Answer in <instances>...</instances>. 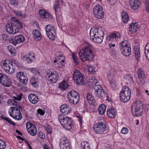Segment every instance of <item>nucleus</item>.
<instances>
[{
  "label": "nucleus",
  "mask_w": 149,
  "mask_h": 149,
  "mask_svg": "<svg viewBox=\"0 0 149 149\" xmlns=\"http://www.w3.org/2000/svg\"><path fill=\"white\" fill-rule=\"evenodd\" d=\"M90 35L91 39L94 42L100 43L103 41L104 32L100 29L93 27L90 30Z\"/></svg>",
  "instance_id": "f257e3e1"
},
{
  "label": "nucleus",
  "mask_w": 149,
  "mask_h": 149,
  "mask_svg": "<svg viewBox=\"0 0 149 149\" xmlns=\"http://www.w3.org/2000/svg\"><path fill=\"white\" fill-rule=\"evenodd\" d=\"M23 25L18 20H15L12 23H8L6 25V32L10 34H14L19 31L20 28H22Z\"/></svg>",
  "instance_id": "f03ea898"
},
{
  "label": "nucleus",
  "mask_w": 149,
  "mask_h": 149,
  "mask_svg": "<svg viewBox=\"0 0 149 149\" xmlns=\"http://www.w3.org/2000/svg\"><path fill=\"white\" fill-rule=\"evenodd\" d=\"M82 51V52L80 51L79 53V57L82 61L85 60L91 61L93 59L94 55L89 47H84Z\"/></svg>",
  "instance_id": "7ed1b4c3"
},
{
  "label": "nucleus",
  "mask_w": 149,
  "mask_h": 149,
  "mask_svg": "<svg viewBox=\"0 0 149 149\" xmlns=\"http://www.w3.org/2000/svg\"><path fill=\"white\" fill-rule=\"evenodd\" d=\"M58 118L59 121L63 127L67 130L71 129L73 125L72 123V120L71 118L64 116L63 114L59 115Z\"/></svg>",
  "instance_id": "20e7f679"
},
{
  "label": "nucleus",
  "mask_w": 149,
  "mask_h": 149,
  "mask_svg": "<svg viewBox=\"0 0 149 149\" xmlns=\"http://www.w3.org/2000/svg\"><path fill=\"white\" fill-rule=\"evenodd\" d=\"M119 49L122 54L125 56H129L131 55V48L130 43L127 40L122 41L119 44Z\"/></svg>",
  "instance_id": "39448f33"
},
{
  "label": "nucleus",
  "mask_w": 149,
  "mask_h": 149,
  "mask_svg": "<svg viewBox=\"0 0 149 149\" xmlns=\"http://www.w3.org/2000/svg\"><path fill=\"white\" fill-rule=\"evenodd\" d=\"M131 94L130 89L127 86H124L120 93V97L123 102H126L130 100Z\"/></svg>",
  "instance_id": "423d86ee"
},
{
  "label": "nucleus",
  "mask_w": 149,
  "mask_h": 149,
  "mask_svg": "<svg viewBox=\"0 0 149 149\" xmlns=\"http://www.w3.org/2000/svg\"><path fill=\"white\" fill-rule=\"evenodd\" d=\"M68 99L70 103L74 104L78 103L80 99L78 93L74 90L68 93Z\"/></svg>",
  "instance_id": "0eeeda50"
},
{
  "label": "nucleus",
  "mask_w": 149,
  "mask_h": 149,
  "mask_svg": "<svg viewBox=\"0 0 149 149\" xmlns=\"http://www.w3.org/2000/svg\"><path fill=\"white\" fill-rule=\"evenodd\" d=\"M2 68L8 74H12L15 71V68L12 65V63L9 60H5L1 63Z\"/></svg>",
  "instance_id": "6e6552de"
},
{
  "label": "nucleus",
  "mask_w": 149,
  "mask_h": 149,
  "mask_svg": "<svg viewBox=\"0 0 149 149\" xmlns=\"http://www.w3.org/2000/svg\"><path fill=\"white\" fill-rule=\"evenodd\" d=\"M93 12L94 17L98 19L103 18L104 15L103 8L99 5H97L94 7Z\"/></svg>",
  "instance_id": "1a4fd4ad"
},
{
  "label": "nucleus",
  "mask_w": 149,
  "mask_h": 149,
  "mask_svg": "<svg viewBox=\"0 0 149 149\" xmlns=\"http://www.w3.org/2000/svg\"><path fill=\"white\" fill-rule=\"evenodd\" d=\"M105 124L101 121L95 124L93 127V129L95 132L99 134H102L107 130Z\"/></svg>",
  "instance_id": "9d476101"
},
{
  "label": "nucleus",
  "mask_w": 149,
  "mask_h": 149,
  "mask_svg": "<svg viewBox=\"0 0 149 149\" xmlns=\"http://www.w3.org/2000/svg\"><path fill=\"white\" fill-rule=\"evenodd\" d=\"M73 78L75 82L77 85L83 84L84 77L78 70H75L74 73Z\"/></svg>",
  "instance_id": "9b49d317"
},
{
  "label": "nucleus",
  "mask_w": 149,
  "mask_h": 149,
  "mask_svg": "<svg viewBox=\"0 0 149 149\" xmlns=\"http://www.w3.org/2000/svg\"><path fill=\"white\" fill-rule=\"evenodd\" d=\"M47 76L48 77V80L50 83H55L58 79V74L53 69L47 71Z\"/></svg>",
  "instance_id": "f8f14e48"
},
{
  "label": "nucleus",
  "mask_w": 149,
  "mask_h": 149,
  "mask_svg": "<svg viewBox=\"0 0 149 149\" xmlns=\"http://www.w3.org/2000/svg\"><path fill=\"white\" fill-rule=\"evenodd\" d=\"M10 109L11 110V112L9 111L8 112L11 117L18 120H20L22 118L21 113L17 107H11Z\"/></svg>",
  "instance_id": "ddd939ff"
},
{
  "label": "nucleus",
  "mask_w": 149,
  "mask_h": 149,
  "mask_svg": "<svg viewBox=\"0 0 149 149\" xmlns=\"http://www.w3.org/2000/svg\"><path fill=\"white\" fill-rule=\"evenodd\" d=\"M142 104L140 102H137L135 104L134 111H132L133 115L135 116L138 117L142 115L143 112L141 111L142 108Z\"/></svg>",
  "instance_id": "4468645a"
},
{
  "label": "nucleus",
  "mask_w": 149,
  "mask_h": 149,
  "mask_svg": "<svg viewBox=\"0 0 149 149\" xmlns=\"http://www.w3.org/2000/svg\"><path fill=\"white\" fill-rule=\"evenodd\" d=\"M95 95L98 97L103 98L105 97V94L104 90L100 85H97L94 87Z\"/></svg>",
  "instance_id": "2eb2a0df"
},
{
  "label": "nucleus",
  "mask_w": 149,
  "mask_h": 149,
  "mask_svg": "<svg viewBox=\"0 0 149 149\" xmlns=\"http://www.w3.org/2000/svg\"><path fill=\"white\" fill-rule=\"evenodd\" d=\"M55 33L53 26L51 25H47V36L51 40L55 39Z\"/></svg>",
  "instance_id": "dca6fc26"
},
{
  "label": "nucleus",
  "mask_w": 149,
  "mask_h": 149,
  "mask_svg": "<svg viewBox=\"0 0 149 149\" xmlns=\"http://www.w3.org/2000/svg\"><path fill=\"white\" fill-rule=\"evenodd\" d=\"M27 130L28 132L33 136H35L37 133L36 126L29 122H28L26 124Z\"/></svg>",
  "instance_id": "f3484780"
},
{
  "label": "nucleus",
  "mask_w": 149,
  "mask_h": 149,
  "mask_svg": "<svg viewBox=\"0 0 149 149\" xmlns=\"http://www.w3.org/2000/svg\"><path fill=\"white\" fill-rule=\"evenodd\" d=\"M25 40L24 37L22 35H19L15 36L13 39L10 41V42L15 45L17 44L23 42Z\"/></svg>",
  "instance_id": "a211bd4d"
},
{
  "label": "nucleus",
  "mask_w": 149,
  "mask_h": 149,
  "mask_svg": "<svg viewBox=\"0 0 149 149\" xmlns=\"http://www.w3.org/2000/svg\"><path fill=\"white\" fill-rule=\"evenodd\" d=\"M35 55L33 53L29 52L26 54L23 55L22 59L26 61L28 63H31L35 60Z\"/></svg>",
  "instance_id": "6ab92c4d"
},
{
  "label": "nucleus",
  "mask_w": 149,
  "mask_h": 149,
  "mask_svg": "<svg viewBox=\"0 0 149 149\" xmlns=\"http://www.w3.org/2000/svg\"><path fill=\"white\" fill-rule=\"evenodd\" d=\"M60 146L61 149H70L68 141L64 137H63L61 139Z\"/></svg>",
  "instance_id": "aec40b11"
},
{
  "label": "nucleus",
  "mask_w": 149,
  "mask_h": 149,
  "mask_svg": "<svg viewBox=\"0 0 149 149\" xmlns=\"http://www.w3.org/2000/svg\"><path fill=\"white\" fill-rule=\"evenodd\" d=\"M120 36L119 33L118 31L111 33L107 37V40L110 41H116Z\"/></svg>",
  "instance_id": "412c9836"
},
{
  "label": "nucleus",
  "mask_w": 149,
  "mask_h": 149,
  "mask_svg": "<svg viewBox=\"0 0 149 149\" xmlns=\"http://www.w3.org/2000/svg\"><path fill=\"white\" fill-rule=\"evenodd\" d=\"M25 75V74L23 72H19L17 73L16 76L17 78L19 79V81L21 82L26 84L27 83L28 79Z\"/></svg>",
  "instance_id": "4be33fe9"
},
{
  "label": "nucleus",
  "mask_w": 149,
  "mask_h": 149,
  "mask_svg": "<svg viewBox=\"0 0 149 149\" xmlns=\"http://www.w3.org/2000/svg\"><path fill=\"white\" fill-rule=\"evenodd\" d=\"M130 4L134 10H138L141 6V3L138 0H130Z\"/></svg>",
  "instance_id": "5701e85b"
},
{
  "label": "nucleus",
  "mask_w": 149,
  "mask_h": 149,
  "mask_svg": "<svg viewBox=\"0 0 149 149\" xmlns=\"http://www.w3.org/2000/svg\"><path fill=\"white\" fill-rule=\"evenodd\" d=\"M71 109L70 107L67 104L62 105L60 108L61 111L63 113H65L64 116L65 114H68L70 112Z\"/></svg>",
  "instance_id": "b1692460"
},
{
  "label": "nucleus",
  "mask_w": 149,
  "mask_h": 149,
  "mask_svg": "<svg viewBox=\"0 0 149 149\" xmlns=\"http://www.w3.org/2000/svg\"><path fill=\"white\" fill-rule=\"evenodd\" d=\"M28 98L30 102L33 104L37 103L38 101V96L34 94L31 93L29 95Z\"/></svg>",
  "instance_id": "393cba45"
},
{
  "label": "nucleus",
  "mask_w": 149,
  "mask_h": 149,
  "mask_svg": "<svg viewBox=\"0 0 149 149\" xmlns=\"http://www.w3.org/2000/svg\"><path fill=\"white\" fill-rule=\"evenodd\" d=\"M139 27V26L138 23H132L129 27V30L130 32L135 33L138 30Z\"/></svg>",
  "instance_id": "a878e982"
},
{
  "label": "nucleus",
  "mask_w": 149,
  "mask_h": 149,
  "mask_svg": "<svg viewBox=\"0 0 149 149\" xmlns=\"http://www.w3.org/2000/svg\"><path fill=\"white\" fill-rule=\"evenodd\" d=\"M117 113L116 111L115 108H112L108 110L107 113L108 116L111 118H115Z\"/></svg>",
  "instance_id": "bb28decb"
},
{
  "label": "nucleus",
  "mask_w": 149,
  "mask_h": 149,
  "mask_svg": "<svg viewBox=\"0 0 149 149\" xmlns=\"http://www.w3.org/2000/svg\"><path fill=\"white\" fill-rule=\"evenodd\" d=\"M138 77L140 81L142 83L144 82V79L145 77V74L142 70L141 69H138L137 72Z\"/></svg>",
  "instance_id": "cd10ccee"
},
{
  "label": "nucleus",
  "mask_w": 149,
  "mask_h": 149,
  "mask_svg": "<svg viewBox=\"0 0 149 149\" xmlns=\"http://www.w3.org/2000/svg\"><path fill=\"white\" fill-rule=\"evenodd\" d=\"M98 82L97 80L94 77L89 79L88 81V83L91 88H93L96 86V84Z\"/></svg>",
  "instance_id": "c85d7f7f"
},
{
  "label": "nucleus",
  "mask_w": 149,
  "mask_h": 149,
  "mask_svg": "<svg viewBox=\"0 0 149 149\" xmlns=\"http://www.w3.org/2000/svg\"><path fill=\"white\" fill-rule=\"evenodd\" d=\"M86 99L89 104H93L95 100L94 97L91 93H88L87 94Z\"/></svg>",
  "instance_id": "c756f323"
},
{
  "label": "nucleus",
  "mask_w": 149,
  "mask_h": 149,
  "mask_svg": "<svg viewBox=\"0 0 149 149\" xmlns=\"http://www.w3.org/2000/svg\"><path fill=\"white\" fill-rule=\"evenodd\" d=\"M68 87L69 85L65 80H63L58 86L59 88L62 90H65Z\"/></svg>",
  "instance_id": "7c9ffc66"
},
{
  "label": "nucleus",
  "mask_w": 149,
  "mask_h": 149,
  "mask_svg": "<svg viewBox=\"0 0 149 149\" xmlns=\"http://www.w3.org/2000/svg\"><path fill=\"white\" fill-rule=\"evenodd\" d=\"M32 34L33 37L36 40H40L41 39V34L38 31L34 30L33 31Z\"/></svg>",
  "instance_id": "2f4dec72"
},
{
  "label": "nucleus",
  "mask_w": 149,
  "mask_h": 149,
  "mask_svg": "<svg viewBox=\"0 0 149 149\" xmlns=\"http://www.w3.org/2000/svg\"><path fill=\"white\" fill-rule=\"evenodd\" d=\"M106 108V105L102 104L100 105L98 109L99 113L100 115L104 114L105 112Z\"/></svg>",
  "instance_id": "473e14b6"
},
{
  "label": "nucleus",
  "mask_w": 149,
  "mask_h": 149,
  "mask_svg": "<svg viewBox=\"0 0 149 149\" xmlns=\"http://www.w3.org/2000/svg\"><path fill=\"white\" fill-rule=\"evenodd\" d=\"M1 84L3 86L6 87L10 86L11 84L10 79L8 76Z\"/></svg>",
  "instance_id": "72a5a7b5"
},
{
  "label": "nucleus",
  "mask_w": 149,
  "mask_h": 149,
  "mask_svg": "<svg viewBox=\"0 0 149 149\" xmlns=\"http://www.w3.org/2000/svg\"><path fill=\"white\" fill-rule=\"evenodd\" d=\"M116 72L113 70H111L108 72L107 75V78L109 80H113L115 79V76Z\"/></svg>",
  "instance_id": "f704fd0d"
},
{
  "label": "nucleus",
  "mask_w": 149,
  "mask_h": 149,
  "mask_svg": "<svg viewBox=\"0 0 149 149\" xmlns=\"http://www.w3.org/2000/svg\"><path fill=\"white\" fill-rule=\"evenodd\" d=\"M139 48L137 47H135L134 48V53L135 56L137 61H139L140 58V52Z\"/></svg>",
  "instance_id": "c9c22d12"
},
{
  "label": "nucleus",
  "mask_w": 149,
  "mask_h": 149,
  "mask_svg": "<svg viewBox=\"0 0 149 149\" xmlns=\"http://www.w3.org/2000/svg\"><path fill=\"white\" fill-rule=\"evenodd\" d=\"M129 19L128 14L126 12H123L122 14V19L124 23H126L128 21Z\"/></svg>",
  "instance_id": "e433bc0d"
},
{
  "label": "nucleus",
  "mask_w": 149,
  "mask_h": 149,
  "mask_svg": "<svg viewBox=\"0 0 149 149\" xmlns=\"http://www.w3.org/2000/svg\"><path fill=\"white\" fill-rule=\"evenodd\" d=\"M81 149H90V146L88 143L83 142L81 143Z\"/></svg>",
  "instance_id": "4c0bfd02"
},
{
  "label": "nucleus",
  "mask_w": 149,
  "mask_h": 149,
  "mask_svg": "<svg viewBox=\"0 0 149 149\" xmlns=\"http://www.w3.org/2000/svg\"><path fill=\"white\" fill-rule=\"evenodd\" d=\"M38 81V80L37 78L33 77L30 80V82L31 84L33 86L36 88L38 87V86L37 83Z\"/></svg>",
  "instance_id": "58836bf2"
},
{
  "label": "nucleus",
  "mask_w": 149,
  "mask_h": 149,
  "mask_svg": "<svg viewBox=\"0 0 149 149\" xmlns=\"http://www.w3.org/2000/svg\"><path fill=\"white\" fill-rule=\"evenodd\" d=\"M124 79L129 83L132 82L133 81L132 76L131 74L125 75Z\"/></svg>",
  "instance_id": "ea45409f"
},
{
  "label": "nucleus",
  "mask_w": 149,
  "mask_h": 149,
  "mask_svg": "<svg viewBox=\"0 0 149 149\" xmlns=\"http://www.w3.org/2000/svg\"><path fill=\"white\" fill-rule=\"evenodd\" d=\"M1 118L2 119L5 120L10 124L14 126H15L16 125L15 123L13 122V121H11V120L9 118L3 116H1Z\"/></svg>",
  "instance_id": "a19ab883"
},
{
  "label": "nucleus",
  "mask_w": 149,
  "mask_h": 149,
  "mask_svg": "<svg viewBox=\"0 0 149 149\" xmlns=\"http://www.w3.org/2000/svg\"><path fill=\"white\" fill-rule=\"evenodd\" d=\"M60 7L61 6L59 4V1H56L54 7L55 12H58L60 11Z\"/></svg>",
  "instance_id": "79ce46f5"
},
{
  "label": "nucleus",
  "mask_w": 149,
  "mask_h": 149,
  "mask_svg": "<svg viewBox=\"0 0 149 149\" xmlns=\"http://www.w3.org/2000/svg\"><path fill=\"white\" fill-rule=\"evenodd\" d=\"M14 12L16 15L17 16L21 17L22 18H24L26 17V14H22L20 11L14 10Z\"/></svg>",
  "instance_id": "37998d69"
},
{
  "label": "nucleus",
  "mask_w": 149,
  "mask_h": 149,
  "mask_svg": "<svg viewBox=\"0 0 149 149\" xmlns=\"http://www.w3.org/2000/svg\"><path fill=\"white\" fill-rule=\"evenodd\" d=\"M109 82L110 84V86L113 89H114L116 86V83L115 81V79L113 80H109Z\"/></svg>",
  "instance_id": "c03bdc74"
},
{
  "label": "nucleus",
  "mask_w": 149,
  "mask_h": 149,
  "mask_svg": "<svg viewBox=\"0 0 149 149\" xmlns=\"http://www.w3.org/2000/svg\"><path fill=\"white\" fill-rule=\"evenodd\" d=\"M39 14L41 17L44 19L46 18V12L43 10H40L39 11Z\"/></svg>",
  "instance_id": "a18cd8bd"
},
{
  "label": "nucleus",
  "mask_w": 149,
  "mask_h": 149,
  "mask_svg": "<svg viewBox=\"0 0 149 149\" xmlns=\"http://www.w3.org/2000/svg\"><path fill=\"white\" fill-rule=\"evenodd\" d=\"M8 49L12 55L13 56L15 55V49L12 46H8Z\"/></svg>",
  "instance_id": "49530a36"
},
{
  "label": "nucleus",
  "mask_w": 149,
  "mask_h": 149,
  "mask_svg": "<svg viewBox=\"0 0 149 149\" xmlns=\"http://www.w3.org/2000/svg\"><path fill=\"white\" fill-rule=\"evenodd\" d=\"M8 76L5 74L2 73H0V83H1Z\"/></svg>",
  "instance_id": "de8ad7c7"
},
{
  "label": "nucleus",
  "mask_w": 149,
  "mask_h": 149,
  "mask_svg": "<svg viewBox=\"0 0 149 149\" xmlns=\"http://www.w3.org/2000/svg\"><path fill=\"white\" fill-rule=\"evenodd\" d=\"M56 55L57 57L56 58V60H59L61 58L64 57L63 56V54L62 53L60 52H58L56 53Z\"/></svg>",
  "instance_id": "09e8293b"
},
{
  "label": "nucleus",
  "mask_w": 149,
  "mask_h": 149,
  "mask_svg": "<svg viewBox=\"0 0 149 149\" xmlns=\"http://www.w3.org/2000/svg\"><path fill=\"white\" fill-rule=\"evenodd\" d=\"M6 146V142L1 140L0 141V149H4Z\"/></svg>",
  "instance_id": "8fccbe9b"
},
{
  "label": "nucleus",
  "mask_w": 149,
  "mask_h": 149,
  "mask_svg": "<svg viewBox=\"0 0 149 149\" xmlns=\"http://www.w3.org/2000/svg\"><path fill=\"white\" fill-rule=\"evenodd\" d=\"M145 5L147 11L149 13V0H146Z\"/></svg>",
  "instance_id": "3c124183"
},
{
  "label": "nucleus",
  "mask_w": 149,
  "mask_h": 149,
  "mask_svg": "<svg viewBox=\"0 0 149 149\" xmlns=\"http://www.w3.org/2000/svg\"><path fill=\"white\" fill-rule=\"evenodd\" d=\"M72 59H73L74 61V63H76V64H77L79 62H78V58L76 56V55L73 53L72 54Z\"/></svg>",
  "instance_id": "603ef678"
},
{
  "label": "nucleus",
  "mask_w": 149,
  "mask_h": 149,
  "mask_svg": "<svg viewBox=\"0 0 149 149\" xmlns=\"http://www.w3.org/2000/svg\"><path fill=\"white\" fill-rule=\"evenodd\" d=\"M10 3L14 6H17L18 4L17 0H10Z\"/></svg>",
  "instance_id": "864d4df0"
},
{
  "label": "nucleus",
  "mask_w": 149,
  "mask_h": 149,
  "mask_svg": "<svg viewBox=\"0 0 149 149\" xmlns=\"http://www.w3.org/2000/svg\"><path fill=\"white\" fill-rule=\"evenodd\" d=\"M2 38L4 41L8 40L9 37L6 34H3L2 36Z\"/></svg>",
  "instance_id": "5fc2aeb1"
},
{
  "label": "nucleus",
  "mask_w": 149,
  "mask_h": 149,
  "mask_svg": "<svg viewBox=\"0 0 149 149\" xmlns=\"http://www.w3.org/2000/svg\"><path fill=\"white\" fill-rule=\"evenodd\" d=\"M128 130L127 128L125 127L122 128L121 130V132L123 134H126L128 133Z\"/></svg>",
  "instance_id": "6e6d98bb"
},
{
  "label": "nucleus",
  "mask_w": 149,
  "mask_h": 149,
  "mask_svg": "<svg viewBox=\"0 0 149 149\" xmlns=\"http://www.w3.org/2000/svg\"><path fill=\"white\" fill-rule=\"evenodd\" d=\"M13 97L15 101H16V100L20 101L22 98V95L21 94L19 95L17 97Z\"/></svg>",
  "instance_id": "4d7b16f0"
},
{
  "label": "nucleus",
  "mask_w": 149,
  "mask_h": 149,
  "mask_svg": "<svg viewBox=\"0 0 149 149\" xmlns=\"http://www.w3.org/2000/svg\"><path fill=\"white\" fill-rule=\"evenodd\" d=\"M39 136L40 138L44 139L45 138V135L42 132H40L39 133Z\"/></svg>",
  "instance_id": "13d9d810"
},
{
  "label": "nucleus",
  "mask_w": 149,
  "mask_h": 149,
  "mask_svg": "<svg viewBox=\"0 0 149 149\" xmlns=\"http://www.w3.org/2000/svg\"><path fill=\"white\" fill-rule=\"evenodd\" d=\"M52 129L51 127L49 125H47V133L50 134L52 133Z\"/></svg>",
  "instance_id": "bf43d9fd"
},
{
  "label": "nucleus",
  "mask_w": 149,
  "mask_h": 149,
  "mask_svg": "<svg viewBox=\"0 0 149 149\" xmlns=\"http://www.w3.org/2000/svg\"><path fill=\"white\" fill-rule=\"evenodd\" d=\"M94 68L91 65H90L88 67V72L92 73L94 71Z\"/></svg>",
  "instance_id": "052dcab7"
},
{
  "label": "nucleus",
  "mask_w": 149,
  "mask_h": 149,
  "mask_svg": "<svg viewBox=\"0 0 149 149\" xmlns=\"http://www.w3.org/2000/svg\"><path fill=\"white\" fill-rule=\"evenodd\" d=\"M13 102H16V101L14 100L9 99L7 101V103L10 106L12 104Z\"/></svg>",
  "instance_id": "680f3d73"
},
{
  "label": "nucleus",
  "mask_w": 149,
  "mask_h": 149,
  "mask_svg": "<svg viewBox=\"0 0 149 149\" xmlns=\"http://www.w3.org/2000/svg\"><path fill=\"white\" fill-rule=\"evenodd\" d=\"M37 112L41 115H43L45 113V111L43 110L40 109H39L37 110Z\"/></svg>",
  "instance_id": "e2e57ef3"
},
{
  "label": "nucleus",
  "mask_w": 149,
  "mask_h": 149,
  "mask_svg": "<svg viewBox=\"0 0 149 149\" xmlns=\"http://www.w3.org/2000/svg\"><path fill=\"white\" fill-rule=\"evenodd\" d=\"M109 1V3L112 5H113L115 4L117 1V0H108Z\"/></svg>",
  "instance_id": "0e129e2a"
},
{
  "label": "nucleus",
  "mask_w": 149,
  "mask_h": 149,
  "mask_svg": "<svg viewBox=\"0 0 149 149\" xmlns=\"http://www.w3.org/2000/svg\"><path fill=\"white\" fill-rule=\"evenodd\" d=\"M61 58H62V60L61 61L60 60V59L59 60L58 63H60L62 65H64L65 64V61L64 60V57H63Z\"/></svg>",
  "instance_id": "69168bd1"
},
{
  "label": "nucleus",
  "mask_w": 149,
  "mask_h": 149,
  "mask_svg": "<svg viewBox=\"0 0 149 149\" xmlns=\"http://www.w3.org/2000/svg\"><path fill=\"white\" fill-rule=\"evenodd\" d=\"M149 52V43L146 44L145 47V52Z\"/></svg>",
  "instance_id": "338daca9"
},
{
  "label": "nucleus",
  "mask_w": 149,
  "mask_h": 149,
  "mask_svg": "<svg viewBox=\"0 0 149 149\" xmlns=\"http://www.w3.org/2000/svg\"><path fill=\"white\" fill-rule=\"evenodd\" d=\"M145 111L147 113L149 112V105L148 104H146V105Z\"/></svg>",
  "instance_id": "774afa93"
}]
</instances>
